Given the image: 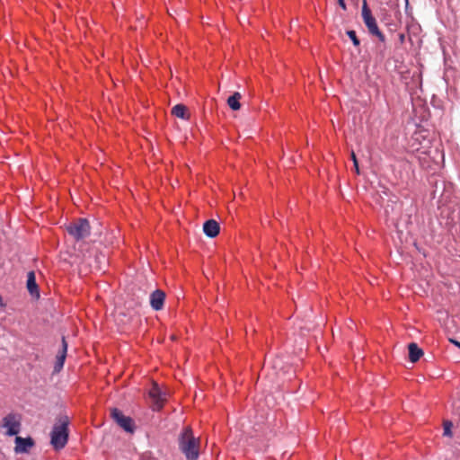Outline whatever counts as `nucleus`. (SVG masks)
Instances as JSON below:
<instances>
[{
	"label": "nucleus",
	"instance_id": "nucleus-1",
	"mask_svg": "<svg viewBox=\"0 0 460 460\" xmlns=\"http://www.w3.org/2000/svg\"><path fill=\"white\" fill-rule=\"evenodd\" d=\"M199 438H195L192 429L190 426L183 428L178 436L179 449L187 460L199 459Z\"/></svg>",
	"mask_w": 460,
	"mask_h": 460
},
{
	"label": "nucleus",
	"instance_id": "nucleus-2",
	"mask_svg": "<svg viewBox=\"0 0 460 460\" xmlns=\"http://www.w3.org/2000/svg\"><path fill=\"white\" fill-rule=\"evenodd\" d=\"M69 418L66 415H60L57 418L50 432V444L56 450L65 447L68 440Z\"/></svg>",
	"mask_w": 460,
	"mask_h": 460
},
{
	"label": "nucleus",
	"instance_id": "nucleus-3",
	"mask_svg": "<svg viewBox=\"0 0 460 460\" xmlns=\"http://www.w3.org/2000/svg\"><path fill=\"white\" fill-rule=\"evenodd\" d=\"M66 232L76 241L83 240L90 235L91 227L87 219L77 218L66 226Z\"/></svg>",
	"mask_w": 460,
	"mask_h": 460
},
{
	"label": "nucleus",
	"instance_id": "nucleus-4",
	"mask_svg": "<svg viewBox=\"0 0 460 460\" xmlns=\"http://www.w3.org/2000/svg\"><path fill=\"white\" fill-rule=\"evenodd\" d=\"M362 18L365 25L368 30V32L374 36H376L380 41L384 42L385 40V37L379 30L376 20L372 15L366 1H364L362 5Z\"/></svg>",
	"mask_w": 460,
	"mask_h": 460
},
{
	"label": "nucleus",
	"instance_id": "nucleus-5",
	"mask_svg": "<svg viewBox=\"0 0 460 460\" xmlns=\"http://www.w3.org/2000/svg\"><path fill=\"white\" fill-rule=\"evenodd\" d=\"M2 427L6 429V436H17L22 428V416L18 413H8L2 420Z\"/></svg>",
	"mask_w": 460,
	"mask_h": 460
},
{
	"label": "nucleus",
	"instance_id": "nucleus-6",
	"mask_svg": "<svg viewBox=\"0 0 460 460\" xmlns=\"http://www.w3.org/2000/svg\"><path fill=\"white\" fill-rule=\"evenodd\" d=\"M149 397L153 402V410L159 411L163 408L166 399L167 394L165 392H163L157 383L154 382L152 387L149 390Z\"/></svg>",
	"mask_w": 460,
	"mask_h": 460
},
{
	"label": "nucleus",
	"instance_id": "nucleus-7",
	"mask_svg": "<svg viewBox=\"0 0 460 460\" xmlns=\"http://www.w3.org/2000/svg\"><path fill=\"white\" fill-rule=\"evenodd\" d=\"M111 416L113 419V420L125 431L130 433L134 431L133 420L128 416H125L120 410L117 408L111 409Z\"/></svg>",
	"mask_w": 460,
	"mask_h": 460
},
{
	"label": "nucleus",
	"instance_id": "nucleus-8",
	"mask_svg": "<svg viewBox=\"0 0 460 460\" xmlns=\"http://www.w3.org/2000/svg\"><path fill=\"white\" fill-rule=\"evenodd\" d=\"M33 447H34V440L31 437L24 438L16 436L15 447H14V452L16 454L27 453Z\"/></svg>",
	"mask_w": 460,
	"mask_h": 460
},
{
	"label": "nucleus",
	"instance_id": "nucleus-9",
	"mask_svg": "<svg viewBox=\"0 0 460 460\" xmlns=\"http://www.w3.org/2000/svg\"><path fill=\"white\" fill-rule=\"evenodd\" d=\"M164 299H165V293L164 291H162L161 289L155 290L150 295L151 307L155 311L162 310L164 307Z\"/></svg>",
	"mask_w": 460,
	"mask_h": 460
},
{
	"label": "nucleus",
	"instance_id": "nucleus-10",
	"mask_svg": "<svg viewBox=\"0 0 460 460\" xmlns=\"http://www.w3.org/2000/svg\"><path fill=\"white\" fill-rule=\"evenodd\" d=\"M219 224L214 219L207 220L203 225V232L208 237H216L219 234Z\"/></svg>",
	"mask_w": 460,
	"mask_h": 460
},
{
	"label": "nucleus",
	"instance_id": "nucleus-11",
	"mask_svg": "<svg viewBox=\"0 0 460 460\" xmlns=\"http://www.w3.org/2000/svg\"><path fill=\"white\" fill-rule=\"evenodd\" d=\"M67 351V343L66 341L65 337H62V348L60 351L57 355V359L55 363V371L58 372L64 366V362L66 357Z\"/></svg>",
	"mask_w": 460,
	"mask_h": 460
},
{
	"label": "nucleus",
	"instance_id": "nucleus-12",
	"mask_svg": "<svg viewBox=\"0 0 460 460\" xmlns=\"http://www.w3.org/2000/svg\"><path fill=\"white\" fill-rule=\"evenodd\" d=\"M408 349L409 359L412 363L417 362L423 355V350L414 342L409 344Z\"/></svg>",
	"mask_w": 460,
	"mask_h": 460
},
{
	"label": "nucleus",
	"instance_id": "nucleus-13",
	"mask_svg": "<svg viewBox=\"0 0 460 460\" xmlns=\"http://www.w3.org/2000/svg\"><path fill=\"white\" fill-rule=\"evenodd\" d=\"M172 114L182 119H190V114L184 104L179 103L172 108Z\"/></svg>",
	"mask_w": 460,
	"mask_h": 460
},
{
	"label": "nucleus",
	"instance_id": "nucleus-14",
	"mask_svg": "<svg viewBox=\"0 0 460 460\" xmlns=\"http://www.w3.org/2000/svg\"><path fill=\"white\" fill-rule=\"evenodd\" d=\"M27 288L31 296L36 295L39 296L38 285L36 283L35 273L33 271H30L27 274Z\"/></svg>",
	"mask_w": 460,
	"mask_h": 460
},
{
	"label": "nucleus",
	"instance_id": "nucleus-15",
	"mask_svg": "<svg viewBox=\"0 0 460 460\" xmlns=\"http://www.w3.org/2000/svg\"><path fill=\"white\" fill-rule=\"evenodd\" d=\"M241 98H242L241 93L236 92L233 95L228 97L226 102H227L228 106L233 111H238L241 108V104H240Z\"/></svg>",
	"mask_w": 460,
	"mask_h": 460
},
{
	"label": "nucleus",
	"instance_id": "nucleus-16",
	"mask_svg": "<svg viewBox=\"0 0 460 460\" xmlns=\"http://www.w3.org/2000/svg\"><path fill=\"white\" fill-rule=\"evenodd\" d=\"M346 34L351 40V41L355 47H358L360 45V40H358L355 31H353V30L347 31Z\"/></svg>",
	"mask_w": 460,
	"mask_h": 460
},
{
	"label": "nucleus",
	"instance_id": "nucleus-17",
	"mask_svg": "<svg viewBox=\"0 0 460 460\" xmlns=\"http://www.w3.org/2000/svg\"><path fill=\"white\" fill-rule=\"evenodd\" d=\"M453 424L450 420L444 421V435L447 437L452 436L451 428Z\"/></svg>",
	"mask_w": 460,
	"mask_h": 460
},
{
	"label": "nucleus",
	"instance_id": "nucleus-18",
	"mask_svg": "<svg viewBox=\"0 0 460 460\" xmlns=\"http://www.w3.org/2000/svg\"><path fill=\"white\" fill-rule=\"evenodd\" d=\"M350 157H351V159L353 161V164H354V168H355L356 172L358 174H359L358 162V159H357V156H356V154L354 153V151H351Z\"/></svg>",
	"mask_w": 460,
	"mask_h": 460
},
{
	"label": "nucleus",
	"instance_id": "nucleus-19",
	"mask_svg": "<svg viewBox=\"0 0 460 460\" xmlns=\"http://www.w3.org/2000/svg\"><path fill=\"white\" fill-rule=\"evenodd\" d=\"M338 4H339V5H340L343 10H346V9H347V6H346V4H345V1H344V0H338Z\"/></svg>",
	"mask_w": 460,
	"mask_h": 460
},
{
	"label": "nucleus",
	"instance_id": "nucleus-20",
	"mask_svg": "<svg viewBox=\"0 0 460 460\" xmlns=\"http://www.w3.org/2000/svg\"><path fill=\"white\" fill-rule=\"evenodd\" d=\"M450 342H452L453 344H455L456 347H458L460 349V342L456 341V340H453V339H450Z\"/></svg>",
	"mask_w": 460,
	"mask_h": 460
},
{
	"label": "nucleus",
	"instance_id": "nucleus-21",
	"mask_svg": "<svg viewBox=\"0 0 460 460\" xmlns=\"http://www.w3.org/2000/svg\"><path fill=\"white\" fill-rule=\"evenodd\" d=\"M4 304L3 303L2 296H0V307H4Z\"/></svg>",
	"mask_w": 460,
	"mask_h": 460
},
{
	"label": "nucleus",
	"instance_id": "nucleus-22",
	"mask_svg": "<svg viewBox=\"0 0 460 460\" xmlns=\"http://www.w3.org/2000/svg\"><path fill=\"white\" fill-rule=\"evenodd\" d=\"M400 40L402 42L404 40V35L403 34H401L400 35Z\"/></svg>",
	"mask_w": 460,
	"mask_h": 460
},
{
	"label": "nucleus",
	"instance_id": "nucleus-23",
	"mask_svg": "<svg viewBox=\"0 0 460 460\" xmlns=\"http://www.w3.org/2000/svg\"><path fill=\"white\" fill-rule=\"evenodd\" d=\"M405 2H406V4H408V0H405Z\"/></svg>",
	"mask_w": 460,
	"mask_h": 460
}]
</instances>
